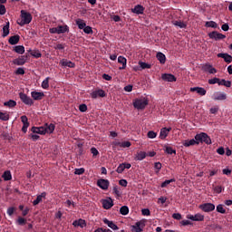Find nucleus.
Wrapping results in <instances>:
<instances>
[{"instance_id":"obj_1","label":"nucleus","mask_w":232,"mask_h":232,"mask_svg":"<svg viewBox=\"0 0 232 232\" xmlns=\"http://www.w3.org/2000/svg\"><path fill=\"white\" fill-rule=\"evenodd\" d=\"M20 14L21 20L17 21L19 26H24V24H30V23H32V19H34L32 14L24 10H21Z\"/></svg>"},{"instance_id":"obj_2","label":"nucleus","mask_w":232,"mask_h":232,"mask_svg":"<svg viewBox=\"0 0 232 232\" xmlns=\"http://www.w3.org/2000/svg\"><path fill=\"white\" fill-rule=\"evenodd\" d=\"M194 139L198 142V144H200V142L201 144L204 142L208 145L211 144V138L206 132H200L198 134H196Z\"/></svg>"},{"instance_id":"obj_3","label":"nucleus","mask_w":232,"mask_h":232,"mask_svg":"<svg viewBox=\"0 0 232 232\" xmlns=\"http://www.w3.org/2000/svg\"><path fill=\"white\" fill-rule=\"evenodd\" d=\"M148 98L141 97L134 101L133 106L136 110H144L148 106Z\"/></svg>"},{"instance_id":"obj_4","label":"nucleus","mask_w":232,"mask_h":232,"mask_svg":"<svg viewBox=\"0 0 232 232\" xmlns=\"http://www.w3.org/2000/svg\"><path fill=\"white\" fill-rule=\"evenodd\" d=\"M66 32H70V27L65 24V25H58L57 27H53L49 29L50 34H66Z\"/></svg>"},{"instance_id":"obj_5","label":"nucleus","mask_w":232,"mask_h":232,"mask_svg":"<svg viewBox=\"0 0 232 232\" xmlns=\"http://www.w3.org/2000/svg\"><path fill=\"white\" fill-rule=\"evenodd\" d=\"M132 231L134 232H142L144 231V227H146V219H141L135 223V225L131 226Z\"/></svg>"},{"instance_id":"obj_6","label":"nucleus","mask_w":232,"mask_h":232,"mask_svg":"<svg viewBox=\"0 0 232 232\" xmlns=\"http://www.w3.org/2000/svg\"><path fill=\"white\" fill-rule=\"evenodd\" d=\"M199 209L204 211V213H211V211H215V204L213 203H204L199 205Z\"/></svg>"},{"instance_id":"obj_7","label":"nucleus","mask_w":232,"mask_h":232,"mask_svg":"<svg viewBox=\"0 0 232 232\" xmlns=\"http://www.w3.org/2000/svg\"><path fill=\"white\" fill-rule=\"evenodd\" d=\"M19 98L21 99L22 102L27 106H32L34 104V100H32V98H30V96L26 95L24 92H19Z\"/></svg>"},{"instance_id":"obj_8","label":"nucleus","mask_w":232,"mask_h":232,"mask_svg":"<svg viewBox=\"0 0 232 232\" xmlns=\"http://www.w3.org/2000/svg\"><path fill=\"white\" fill-rule=\"evenodd\" d=\"M97 186L98 188H101V189H103L104 191H106V189L110 188V180L100 179L97 180Z\"/></svg>"},{"instance_id":"obj_9","label":"nucleus","mask_w":232,"mask_h":232,"mask_svg":"<svg viewBox=\"0 0 232 232\" xmlns=\"http://www.w3.org/2000/svg\"><path fill=\"white\" fill-rule=\"evenodd\" d=\"M208 37L209 39H215V41H221L222 39H226V34L214 31L208 34Z\"/></svg>"},{"instance_id":"obj_10","label":"nucleus","mask_w":232,"mask_h":232,"mask_svg":"<svg viewBox=\"0 0 232 232\" xmlns=\"http://www.w3.org/2000/svg\"><path fill=\"white\" fill-rule=\"evenodd\" d=\"M211 99H213V101H226L227 95L225 92H216L213 93Z\"/></svg>"},{"instance_id":"obj_11","label":"nucleus","mask_w":232,"mask_h":232,"mask_svg":"<svg viewBox=\"0 0 232 232\" xmlns=\"http://www.w3.org/2000/svg\"><path fill=\"white\" fill-rule=\"evenodd\" d=\"M187 218L192 220L193 222H204V215L198 213L196 215H188Z\"/></svg>"},{"instance_id":"obj_12","label":"nucleus","mask_w":232,"mask_h":232,"mask_svg":"<svg viewBox=\"0 0 232 232\" xmlns=\"http://www.w3.org/2000/svg\"><path fill=\"white\" fill-rule=\"evenodd\" d=\"M27 60H28V56L22 55L13 60V63H14L16 66H24V64H26Z\"/></svg>"},{"instance_id":"obj_13","label":"nucleus","mask_w":232,"mask_h":232,"mask_svg":"<svg viewBox=\"0 0 232 232\" xmlns=\"http://www.w3.org/2000/svg\"><path fill=\"white\" fill-rule=\"evenodd\" d=\"M161 79L166 82H175L177 81V77L171 73H163Z\"/></svg>"},{"instance_id":"obj_14","label":"nucleus","mask_w":232,"mask_h":232,"mask_svg":"<svg viewBox=\"0 0 232 232\" xmlns=\"http://www.w3.org/2000/svg\"><path fill=\"white\" fill-rule=\"evenodd\" d=\"M92 99H97L98 97H106V92L102 89L95 90L91 93Z\"/></svg>"},{"instance_id":"obj_15","label":"nucleus","mask_w":232,"mask_h":232,"mask_svg":"<svg viewBox=\"0 0 232 232\" xmlns=\"http://www.w3.org/2000/svg\"><path fill=\"white\" fill-rule=\"evenodd\" d=\"M21 121L23 122L22 131L26 133L28 131V127L30 126V122L28 121V117L26 115L21 116Z\"/></svg>"},{"instance_id":"obj_16","label":"nucleus","mask_w":232,"mask_h":232,"mask_svg":"<svg viewBox=\"0 0 232 232\" xmlns=\"http://www.w3.org/2000/svg\"><path fill=\"white\" fill-rule=\"evenodd\" d=\"M32 133H36L37 135H46V130H44V127H32L31 128Z\"/></svg>"},{"instance_id":"obj_17","label":"nucleus","mask_w":232,"mask_h":232,"mask_svg":"<svg viewBox=\"0 0 232 232\" xmlns=\"http://www.w3.org/2000/svg\"><path fill=\"white\" fill-rule=\"evenodd\" d=\"M201 70H203V72H208V73H217V69H215V67L209 63L204 64L201 67Z\"/></svg>"},{"instance_id":"obj_18","label":"nucleus","mask_w":232,"mask_h":232,"mask_svg":"<svg viewBox=\"0 0 232 232\" xmlns=\"http://www.w3.org/2000/svg\"><path fill=\"white\" fill-rule=\"evenodd\" d=\"M31 97L34 99V101H43V97H44V92L34 91L31 92Z\"/></svg>"},{"instance_id":"obj_19","label":"nucleus","mask_w":232,"mask_h":232,"mask_svg":"<svg viewBox=\"0 0 232 232\" xmlns=\"http://www.w3.org/2000/svg\"><path fill=\"white\" fill-rule=\"evenodd\" d=\"M144 6L140 5H137L134 6V8L131 9L132 14H136L137 15H142L144 14Z\"/></svg>"},{"instance_id":"obj_20","label":"nucleus","mask_w":232,"mask_h":232,"mask_svg":"<svg viewBox=\"0 0 232 232\" xmlns=\"http://www.w3.org/2000/svg\"><path fill=\"white\" fill-rule=\"evenodd\" d=\"M169 131H171V128H162L160 132V139H161V140H164V139H166V137L169 135Z\"/></svg>"},{"instance_id":"obj_21","label":"nucleus","mask_w":232,"mask_h":232,"mask_svg":"<svg viewBox=\"0 0 232 232\" xmlns=\"http://www.w3.org/2000/svg\"><path fill=\"white\" fill-rule=\"evenodd\" d=\"M103 224H106V226L111 227V229H113V231H117L119 229V227L113 223V221H111L108 218H103Z\"/></svg>"},{"instance_id":"obj_22","label":"nucleus","mask_w":232,"mask_h":232,"mask_svg":"<svg viewBox=\"0 0 232 232\" xmlns=\"http://www.w3.org/2000/svg\"><path fill=\"white\" fill-rule=\"evenodd\" d=\"M182 145L185 148H189V146H195V145H198V142L197 141V140L192 139V140H185L182 141Z\"/></svg>"},{"instance_id":"obj_23","label":"nucleus","mask_w":232,"mask_h":232,"mask_svg":"<svg viewBox=\"0 0 232 232\" xmlns=\"http://www.w3.org/2000/svg\"><path fill=\"white\" fill-rule=\"evenodd\" d=\"M60 64H62V66H64L65 68H75V63L72 61H68L67 59L61 60Z\"/></svg>"},{"instance_id":"obj_24","label":"nucleus","mask_w":232,"mask_h":232,"mask_svg":"<svg viewBox=\"0 0 232 232\" xmlns=\"http://www.w3.org/2000/svg\"><path fill=\"white\" fill-rule=\"evenodd\" d=\"M102 207L104 209H111V208H113V200L111 199V198H110L109 199H104L102 201Z\"/></svg>"},{"instance_id":"obj_25","label":"nucleus","mask_w":232,"mask_h":232,"mask_svg":"<svg viewBox=\"0 0 232 232\" xmlns=\"http://www.w3.org/2000/svg\"><path fill=\"white\" fill-rule=\"evenodd\" d=\"M118 63L120 64H122L121 67H119V70H126V66L128 64V60L124 56H119L118 57Z\"/></svg>"},{"instance_id":"obj_26","label":"nucleus","mask_w":232,"mask_h":232,"mask_svg":"<svg viewBox=\"0 0 232 232\" xmlns=\"http://www.w3.org/2000/svg\"><path fill=\"white\" fill-rule=\"evenodd\" d=\"M190 92H197V93L198 95H201L202 97L204 95H206V93H208V92L206 91V89L202 88V87H192L190 88Z\"/></svg>"},{"instance_id":"obj_27","label":"nucleus","mask_w":232,"mask_h":232,"mask_svg":"<svg viewBox=\"0 0 232 232\" xmlns=\"http://www.w3.org/2000/svg\"><path fill=\"white\" fill-rule=\"evenodd\" d=\"M148 157V153L145 151H138L134 156V160H144Z\"/></svg>"},{"instance_id":"obj_28","label":"nucleus","mask_w":232,"mask_h":232,"mask_svg":"<svg viewBox=\"0 0 232 232\" xmlns=\"http://www.w3.org/2000/svg\"><path fill=\"white\" fill-rule=\"evenodd\" d=\"M218 57L224 59L225 63H232V56L227 53H218Z\"/></svg>"},{"instance_id":"obj_29","label":"nucleus","mask_w":232,"mask_h":232,"mask_svg":"<svg viewBox=\"0 0 232 232\" xmlns=\"http://www.w3.org/2000/svg\"><path fill=\"white\" fill-rule=\"evenodd\" d=\"M21 40V36L19 34L13 35L9 38L8 43L9 44L15 45Z\"/></svg>"},{"instance_id":"obj_30","label":"nucleus","mask_w":232,"mask_h":232,"mask_svg":"<svg viewBox=\"0 0 232 232\" xmlns=\"http://www.w3.org/2000/svg\"><path fill=\"white\" fill-rule=\"evenodd\" d=\"M43 198H46V192L38 195L36 199L33 201V205L37 206L40 202H43Z\"/></svg>"},{"instance_id":"obj_31","label":"nucleus","mask_w":232,"mask_h":232,"mask_svg":"<svg viewBox=\"0 0 232 232\" xmlns=\"http://www.w3.org/2000/svg\"><path fill=\"white\" fill-rule=\"evenodd\" d=\"M72 226H74V227H83L86 226V221L82 218H80L78 220H74L72 222Z\"/></svg>"},{"instance_id":"obj_32","label":"nucleus","mask_w":232,"mask_h":232,"mask_svg":"<svg viewBox=\"0 0 232 232\" xmlns=\"http://www.w3.org/2000/svg\"><path fill=\"white\" fill-rule=\"evenodd\" d=\"M75 24H77L79 30H84V28L86 27V22H84V20L81 18L76 19Z\"/></svg>"},{"instance_id":"obj_33","label":"nucleus","mask_w":232,"mask_h":232,"mask_svg":"<svg viewBox=\"0 0 232 232\" xmlns=\"http://www.w3.org/2000/svg\"><path fill=\"white\" fill-rule=\"evenodd\" d=\"M44 130H45V133H53V131H55V124L51 123L48 125V123H46L44 127Z\"/></svg>"},{"instance_id":"obj_34","label":"nucleus","mask_w":232,"mask_h":232,"mask_svg":"<svg viewBox=\"0 0 232 232\" xmlns=\"http://www.w3.org/2000/svg\"><path fill=\"white\" fill-rule=\"evenodd\" d=\"M172 24H174V26H178V28H187L188 24L182 21H179V20H173L172 21Z\"/></svg>"},{"instance_id":"obj_35","label":"nucleus","mask_w":232,"mask_h":232,"mask_svg":"<svg viewBox=\"0 0 232 232\" xmlns=\"http://www.w3.org/2000/svg\"><path fill=\"white\" fill-rule=\"evenodd\" d=\"M9 34H10V22H7V24L3 27L2 37H7V35Z\"/></svg>"},{"instance_id":"obj_36","label":"nucleus","mask_w":232,"mask_h":232,"mask_svg":"<svg viewBox=\"0 0 232 232\" xmlns=\"http://www.w3.org/2000/svg\"><path fill=\"white\" fill-rule=\"evenodd\" d=\"M156 57L158 61H160V64H166V54L162 53H158Z\"/></svg>"},{"instance_id":"obj_37","label":"nucleus","mask_w":232,"mask_h":232,"mask_svg":"<svg viewBox=\"0 0 232 232\" xmlns=\"http://www.w3.org/2000/svg\"><path fill=\"white\" fill-rule=\"evenodd\" d=\"M14 52H15V53H19L20 55H23V53H24V46L23 45L14 46Z\"/></svg>"},{"instance_id":"obj_38","label":"nucleus","mask_w":232,"mask_h":232,"mask_svg":"<svg viewBox=\"0 0 232 232\" xmlns=\"http://www.w3.org/2000/svg\"><path fill=\"white\" fill-rule=\"evenodd\" d=\"M42 88L44 90H48L50 88V77H47L42 82Z\"/></svg>"},{"instance_id":"obj_39","label":"nucleus","mask_w":232,"mask_h":232,"mask_svg":"<svg viewBox=\"0 0 232 232\" xmlns=\"http://www.w3.org/2000/svg\"><path fill=\"white\" fill-rule=\"evenodd\" d=\"M206 28H218V24L215 21H208L205 24Z\"/></svg>"},{"instance_id":"obj_40","label":"nucleus","mask_w":232,"mask_h":232,"mask_svg":"<svg viewBox=\"0 0 232 232\" xmlns=\"http://www.w3.org/2000/svg\"><path fill=\"white\" fill-rule=\"evenodd\" d=\"M4 106H7L8 108H15V106H17V102L9 100L4 103Z\"/></svg>"},{"instance_id":"obj_41","label":"nucleus","mask_w":232,"mask_h":232,"mask_svg":"<svg viewBox=\"0 0 232 232\" xmlns=\"http://www.w3.org/2000/svg\"><path fill=\"white\" fill-rule=\"evenodd\" d=\"M2 177L4 180H12V172H10V170H5Z\"/></svg>"},{"instance_id":"obj_42","label":"nucleus","mask_w":232,"mask_h":232,"mask_svg":"<svg viewBox=\"0 0 232 232\" xmlns=\"http://www.w3.org/2000/svg\"><path fill=\"white\" fill-rule=\"evenodd\" d=\"M115 145L120 146V148H130V146H131V142L130 141L116 142Z\"/></svg>"},{"instance_id":"obj_43","label":"nucleus","mask_w":232,"mask_h":232,"mask_svg":"<svg viewBox=\"0 0 232 232\" xmlns=\"http://www.w3.org/2000/svg\"><path fill=\"white\" fill-rule=\"evenodd\" d=\"M165 153H168V155H177V150L172 147H165Z\"/></svg>"},{"instance_id":"obj_44","label":"nucleus","mask_w":232,"mask_h":232,"mask_svg":"<svg viewBox=\"0 0 232 232\" xmlns=\"http://www.w3.org/2000/svg\"><path fill=\"white\" fill-rule=\"evenodd\" d=\"M0 121H10V114L8 112H0Z\"/></svg>"},{"instance_id":"obj_45","label":"nucleus","mask_w":232,"mask_h":232,"mask_svg":"<svg viewBox=\"0 0 232 232\" xmlns=\"http://www.w3.org/2000/svg\"><path fill=\"white\" fill-rule=\"evenodd\" d=\"M120 213L121 215L126 216L128 215V213H130V208H128V206H122L120 208Z\"/></svg>"},{"instance_id":"obj_46","label":"nucleus","mask_w":232,"mask_h":232,"mask_svg":"<svg viewBox=\"0 0 232 232\" xmlns=\"http://www.w3.org/2000/svg\"><path fill=\"white\" fill-rule=\"evenodd\" d=\"M216 211H218V213H221V215H226V208H224V205L222 204L217 206Z\"/></svg>"},{"instance_id":"obj_47","label":"nucleus","mask_w":232,"mask_h":232,"mask_svg":"<svg viewBox=\"0 0 232 232\" xmlns=\"http://www.w3.org/2000/svg\"><path fill=\"white\" fill-rule=\"evenodd\" d=\"M31 55L34 57V59H39L43 57V54L41 53V52H39V50L31 51Z\"/></svg>"},{"instance_id":"obj_48","label":"nucleus","mask_w":232,"mask_h":232,"mask_svg":"<svg viewBox=\"0 0 232 232\" xmlns=\"http://www.w3.org/2000/svg\"><path fill=\"white\" fill-rule=\"evenodd\" d=\"M139 64L141 70H150V68H151V64L146 63L144 62H139Z\"/></svg>"},{"instance_id":"obj_49","label":"nucleus","mask_w":232,"mask_h":232,"mask_svg":"<svg viewBox=\"0 0 232 232\" xmlns=\"http://www.w3.org/2000/svg\"><path fill=\"white\" fill-rule=\"evenodd\" d=\"M171 182H175V179L165 180L163 183H161V188H167L168 186H169V184H171Z\"/></svg>"},{"instance_id":"obj_50","label":"nucleus","mask_w":232,"mask_h":232,"mask_svg":"<svg viewBox=\"0 0 232 232\" xmlns=\"http://www.w3.org/2000/svg\"><path fill=\"white\" fill-rule=\"evenodd\" d=\"M29 138L32 139V140H34V142H35L36 140H39V139H41V137L35 133H31L29 134Z\"/></svg>"},{"instance_id":"obj_51","label":"nucleus","mask_w":232,"mask_h":232,"mask_svg":"<svg viewBox=\"0 0 232 232\" xmlns=\"http://www.w3.org/2000/svg\"><path fill=\"white\" fill-rule=\"evenodd\" d=\"M83 32L84 34H93V30L92 29V27L90 25H85V27H83Z\"/></svg>"},{"instance_id":"obj_52","label":"nucleus","mask_w":232,"mask_h":232,"mask_svg":"<svg viewBox=\"0 0 232 232\" xmlns=\"http://www.w3.org/2000/svg\"><path fill=\"white\" fill-rule=\"evenodd\" d=\"M147 137L149 139H155L157 137V132L153 131V130H150L148 133H147Z\"/></svg>"},{"instance_id":"obj_53","label":"nucleus","mask_w":232,"mask_h":232,"mask_svg":"<svg viewBox=\"0 0 232 232\" xmlns=\"http://www.w3.org/2000/svg\"><path fill=\"white\" fill-rule=\"evenodd\" d=\"M224 188H222V186H215L213 187V190L215 191V193H218L219 195V193H222V190Z\"/></svg>"},{"instance_id":"obj_54","label":"nucleus","mask_w":232,"mask_h":232,"mask_svg":"<svg viewBox=\"0 0 232 232\" xmlns=\"http://www.w3.org/2000/svg\"><path fill=\"white\" fill-rule=\"evenodd\" d=\"M84 168L75 169L74 175H82L84 174Z\"/></svg>"},{"instance_id":"obj_55","label":"nucleus","mask_w":232,"mask_h":232,"mask_svg":"<svg viewBox=\"0 0 232 232\" xmlns=\"http://www.w3.org/2000/svg\"><path fill=\"white\" fill-rule=\"evenodd\" d=\"M79 110L80 111H82V113H84V111H88V106L84 103L81 104L79 106Z\"/></svg>"},{"instance_id":"obj_56","label":"nucleus","mask_w":232,"mask_h":232,"mask_svg":"<svg viewBox=\"0 0 232 232\" xmlns=\"http://www.w3.org/2000/svg\"><path fill=\"white\" fill-rule=\"evenodd\" d=\"M219 78H212L208 80V84H218Z\"/></svg>"},{"instance_id":"obj_57","label":"nucleus","mask_w":232,"mask_h":232,"mask_svg":"<svg viewBox=\"0 0 232 232\" xmlns=\"http://www.w3.org/2000/svg\"><path fill=\"white\" fill-rule=\"evenodd\" d=\"M141 215H143L144 217H150V215H151V212L148 208H143L141 210Z\"/></svg>"},{"instance_id":"obj_58","label":"nucleus","mask_w":232,"mask_h":232,"mask_svg":"<svg viewBox=\"0 0 232 232\" xmlns=\"http://www.w3.org/2000/svg\"><path fill=\"white\" fill-rule=\"evenodd\" d=\"M17 222L19 226H24V224H26V220L22 217L18 218Z\"/></svg>"},{"instance_id":"obj_59","label":"nucleus","mask_w":232,"mask_h":232,"mask_svg":"<svg viewBox=\"0 0 232 232\" xmlns=\"http://www.w3.org/2000/svg\"><path fill=\"white\" fill-rule=\"evenodd\" d=\"M124 164L123 163H121V164H120L119 166H118V168H117V169H116V172L117 173H122L123 171H124Z\"/></svg>"},{"instance_id":"obj_60","label":"nucleus","mask_w":232,"mask_h":232,"mask_svg":"<svg viewBox=\"0 0 232 232\" xmlns=\"http://www.w3.org/2000/svg\"><path fill=\"white\" fill-rule=\"evenodd\" d=\"M5 14H6V7L0 4V15H5Z\"/></svg>"},{"instance_id":"obj_61","label":"nucleus","mask_w":232,"mask_h":232,"mask_svg":"<svg viewBox=\"0 0 232 232\" xmlns=\"http://www.w3.org/2000/svg\"><path fill=\"white\" fill-rule=\"evenodd\" d=\"M91 153L92 154V157H97L99 155V150L95 147L91 148Z\"/></svg>"},{"instance_id":"obj_62","label":"nucleus","mask_w":232,"mask_h":232,"mask_svg":"<svg viewBox=\"0 0 232 232\" xmlns=\"http://www.w3.org/2000/svg\"><path fill=\"white\" fill-rule=\"evenodd\" d=\"M14 211H15V208H14V207L8 208L7 215H9V217H12V215H14Z\"/></svg>"},{"instance_id":"obj_63","label":"nucleus","mask_w":232,"mask_h":232,"mask_svg":"<svg viewBox=\"0 0 232 232\" xmlns=\"http://www.w3.org/2000/svg\"><path fill=\"white\" fill-rule=\"evenodd\" d=\"M53 48L54 50H64V44H57Z\"/></svg>"},{"instance_id":"obj_64","label":"nucleus","mask_w":232,"mask_h":232,"mask_svg":"<svg viewBox=\"0 0 232 232\" xmlns=\"http://www.w3.org/2000/svg\"><path fill=\"white\" fill-rule=\"evenodd\" d=\"M16 75H24V69H23L22 67H19L16 71H15Z\"/></svg>"}]
</instances>
